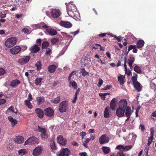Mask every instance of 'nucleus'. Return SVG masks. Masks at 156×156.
Here are the masks:
<instances>
[{"instance_id":"f257e3e1","label":"nucleus","mask_w":156,"mask_h":156,"mask_svg":"<svg viewBox=\"0 0 156 156\" xmlns=\"http://www.w3.org/2000/svg\"><path fill=\"white\" fill-rule=\"evenodd\" d=\"M67 12L69 16L73 18L76 20L80 19L79 13L77 11L76 6L73 4L69 3L66 6Z\"/></svg>"},{"instance_id":"f03ea898","label":"nucleus","mask_w":156,"mask_h":156,"mask_svg":"<svg viewBox=\"0 0 156 156\" xmlns=\"http://www.w3.org/2000/svg\"><path fill=\"white\" fill-rule=\"evenodd\" d=\"M124 99H121L119 102L118 107L116 110V115L119 117H122L125 116V109L126 104H125Z\"/></svg>"},{"instance_id":"7ed1b4c3","label":"nucleus","mask_w":156,"mask_h":156,"mask_svg":"<svg viewBox=\"0 0 156 156\" xmlns=\"http://www.w3.org/2000/svg\"><path fill=\"white\" fill-rule=\"evenodd\" d=\"M68 103L67 101H62L59 106V110L62 113L65 112L68 109Z\"/></svg>"},{"instance_id":"20e7f679","label":"nucleus","mask_w":156,"mask_h":156,"mask_svg":"<svg viewBox=\"0 0 156 156\" xmlns=\"http://www.w3.org/2000/svg\"><path fill=\"white\" fill-rule=\"evenodd\" d=\"M39 27L41 29H46V34H49L51 35L54 36L56 35L57 34V32L56 30L53 29L48 28V26L47 25H44L42 26L41 27H40V26H39Z\"/></svg>"},{"instance_id":"39448f33","label":"nucleus","mask_w":156,"mask_h":156,"mask_svg":"<svg viewBox=\"0 0 156 156\" xmlns=\"http://www.w3.org/2000/svg\"><path fill=\"white\" fill-rule=\"evenodd\" d=\"M71 153L70 150L68 148H62L57 156H69Z\"/></svg>"},{"instance_id":"423d86ee","label":"nucleus","mask_w":156,"mask_h":156,"mask_svg":"<svg viewBox=\"0 0 156 156\" xmlns=\"http://www.w3.org/2000/svg\"><path fill=\"white\" fill-rule=\"evenodd\" d=\"M30 57L28 56H24L23 58L18 59V63L21 65H23L27 63L29 61Z\"/></svg>"},{"instance_id":"0eeeda50","label":"nucleus","mask_w":156,"mask_h":156,"mask_svg":"<svg viewBox=\"0 0 156 156\" xmlns=\"http://www.w3.org/2000/svg\"><path fill=\"white\" fill-rule=\"evenodd\" d=\"M38 139L35 136H32L28 139L25 143V144H38Z\"/></svg>"},{"instance_id":"6e6552de","label":"nucleus","mask_w":156,"mask_h":156,"mask_svg":"<svg viewBox=\"0 0 156 156\" xmlns=\"http://www.w3.org/2000/svg\"><path fill=\"white\" fill-rule=\"evenodd\" d=\"M109 140V138L105 134L102 135L99 139V142L100 144H103L108 143Z\"/></svg>"},{"instance_id":"1a4fd4ad","label":"nucleus","mask_w":156,"mask_h":156,"mask_svg":"<svg viewBox=\"0 0 156 156\" xmlns=\"http://www.w3.org/2000/svg\"><path fill=\"white\" fill-rule=\"evenodd\" d=\"M132 148V145H128L124 146L122 145H119L117 146L116 148L119 150L120 151H127L130 150Z\"/></svg>"},{"instance_id":"9d476101","label":"nucleus","mask_w":156,"mask_h":156,"mask_svg":"<svg viewBox=\"0 0 156 156\" xmlns=\"http://www.w3.org/2000/svg\"><path fill=\"white\" fill-rule=\"evenodd\" d=\"M51 15L55 18H57L59 16L61 12L59 9H53L51 10Z\"/></svg>"},{"instance_id":"9b49d317","label":"nucleus","mask_w":156,"mask_h":156,"mask_svg":"<svg viewBox=\"0 0 156 156\" xmlns=\"http://www.w3.org/2000/svg\"><path fill=\"white\" fill-rule=\"evenodd\" d=\"M124 101L125 104H126V106L125 107L126 109H125V115L131 116L132 113L131 108L130 107L127 106V103L126 100L124 99Z\"/></svg>"},{"instance_id":"f8f14e48","label":"nucleus","mask_w":156,"mask_h":156,"mask_svg":"<svg viewBox=\"0 0 156 156\" xmlns=\"http://www.w3.org/2000/svg\"><path fill=\"white\" fill-rule=\"evenodd\" d=\"M45 114L48 117H51L54 116V112L51 108L49 107L45 109Z\"/></svg>"},{"instance_id":"ddd939ff","label":"nucleus","mask_w":156,"mask_h":156,"mask_svg":"<svg viewBox=\"0 0 156 156\" xmlns=\"http://www.w3.org/2000/svg\"><path fill=\"white\" fill-rule=\"evenodd\" d=\"M21 48L19 46H16L10 49V53L13 55L18 54L21 51Z\"/></svg>"},{"instance_id":"4468645a","label":"nucleus","mask_w":156,"mask_h":156,"mask_svg":"<svg viewBox=\"0 0 156 156\" xmlns=\"http://www.w3.org/2000/svg\"><path fill=\"white\" fill-rule=\"evenodd\" d=\"M57 142L62 145H65L66 144L67 140L62 136L60 135L57 137Z\"/></svg>"},{"instance_id":"2eb2a0df","label":"nucleus","mask_w":156,"mask_h":156,"mask_svg":"<svg viewBox=\"0 0 156 156\" xmlns=\"http://www.w3.org/2000/svg\"><path fill=\"white\" fill-rule=\"evenodd\" d=\"M42 150L41 147H37L33 150V154L34 156H37L41 153Z\"/></svg>"},{"instance_id":"dca6fc26","label":"nucleus","mask_w":156,"mask_h":156,"mask_svg":"<svg viewBox=\"0 0 156 156\" xmlns=\"http://www.w3.org/2000/svg\"><path fill=\"white\" fill-rule=\"evenodd\" d=\"M60 25L61 26L67 28H70L72 27V24L70 22L63 21H62L60 22Z\"/></svg>"},{"instance_id":"f3484780","label":"nucleus","mask_w":156,"mask_h":156,"mask_svg":"<svg viewBox=\"0 0 156 156\" xmlns=\"http://www.w3.org/2000/svg\"><path fill=\"white\" fill-rule=\"evenodd\" d=\"M117 104V101L116 99L115 98H113L111 101L110 103V107L111 108L114 110L115 108L116 107Z\"/></svg>"},{"instance_id":"a211bd4d","label":"nucleus","mask_w":156,"mask_h":156,"mask_svg":"<svg viewBox=\"0 0 156 156\" xmlns=\"http://www.w3.org/2000/svg\"><path fill=\"white\" fill-rule=\"evenodd\" d=\"M32 53H36L40 50V48L37 44H34L31 47L30 49Z\"/></svg>"},{"instance_id":"6ab92c4d","label":"nucleus","mask_w":156,"mask_h":156,"mask_svg":"<svg viewBox=\"0 0 156 156\" xmlns=\"http://www.w3.org/2000/svg\"><path fill=\"white\" fill-rule=\"evenodd\" d=\"M58 66L54 65H51L49 66L48 67V70L50 73H52L55 72L57 69Z\"/></svg>"},{"instance_id":"aec40b11","label":"nucleus","mask_w":156,"mask_h":156,"mask_svg":"<svg viewBox=\"0 0 156 156\" xmlns=\"http://www.w3.org/2000/svg\"><path fill=\"white\" fill-rule=\"evenodd\" d=\"M35 112L37 114L38 117L40 118H42L43 117L44 112L42 110L39 108H37L35 109Z\"/></svg>"},{"instance_id":"412c9836","label":"nucleus","mask_w":156,"mask_h":156,"mask_svg":"<svg viewBox=\"0 0 156 156\" xmlns=\"http://www.w3.org/2000/svg\"><path fill=\"white\" fill-rule=\"evenodd\" d=\"M14 140L17 143L21 144L23 142L24 138L22 136H16L14 138Z\"/></svg>"},{"instance_id":"4be33fe9","label":"nucleus","mask_w":156,"mask_h":156,"mask_svg":"<svg viewBox=\"0 0 156 156\" xmlns=\"http://www.w3.org/2000/svg\"><path fill=\"white\" fill-rule=\"evenodd\" d=\"M125 60L124 62V66L125 69V73L128 75L130 76L131 74V71L129 69H127V65H126V57H124Z\"/></svg>"},{"instance_id":"5701e85b","label":"nucleus","mask_w":156,"mask_h":156,"mask_svg":"<svg viewBox=\"0 0 156 156\" xmlns=\"http://www.w3.org/2000/svg\"><path fill=\"white\" fill-rule=\"evenodd\" d=\"M20 83V80L17 79L14 80L10 83V86L14 87L18 86Z\"/></svg>"},{"instance_id":"b1692460","label":"nucleus","mask_w":156,"mask_h":156,"mask_svg":"<svg viewBox=\"0 0 156 156\" xmlns=\"http://www.w3.org/2000/svg\"><path fill=\"white\" fill-rule=\"evenodd\" d=\"M144 41L143 40H140L137 41L136 45L137 48L140 49L144 46Z\"/></svg>"},{"instance_id":"393cba45","label":"nucleus","mask_w":156,"mask_h":156,"mask_svg":"<svg viewBox=\"0 0 156 156\" xmlns=\"http://www.w3.org/2000/svg\"><path fill=\"white\" fill-rule=\"evenodd\" d=\"M17 41V39L15 37H10V47L15 45Z\"/></svg>"},{"instance_id":"a878e982","label":"nucleus","mask_w":156,"mask_h":156,"mask_svg":"<svg viewBox=\"0 0 156 156\" xmlns=\"http://www.w3.org/2000/svg\"><path fill=\"white\" fill-rule=\"evenodd\" d=\"M135 89L138 91H140L141 90V87L140 86V83L138 82H136L133 84Z\"/></svg>"},{"instance_id":"bb28decb","label":"nucleus","mask_w":156,"mask_h":156,"mask_svg":"<svg viewBox=\"0 0 156 156\" xmlns=\"http://www.w3.org/2000/svg\"><path fill=\"white\" fill-rule=\"evenodd\" d=\"M124 79V76L122 75H121L118 77V80L120 82V85H123L124 84L125 82Z\"/></svg>"},{"instance_id":"cd10ccee","label":"nucleus","mask_w":156,"mask_h":156,"mask_svg":"<svg viewBox=\"0 0 156 156\" xmlns=\"http://www.w3.org/2000/svg\"><path fill=\"white\" fill-rule=\"evenodd\" d=\"M36 101L38 105H40L44 101V97H37L36 98Z\"/></svg>"},{"instance_id":"c85d7f7f","label":"nucleus","mask_w":156,"mask_h":156,"mask_svg":"<svg viewBox=\"0 0 156 156\" xmlns=\"http://www.w3.org/2000/svg\"><path fill=\"white\" fill-rule=\"evenodd\" d=\"M61 98L60 96H58L54 99L51 101V102L54 104H57L60 101Z\"/></svg>"},{"instance_id":"c756f323","label":"nucleus","mask_w":156,"mask_h":156,"mask_svg":"<svg viewBox=\"0 0 156 156\" xmlns=\"http://www.w3.org/2000/svg\"><path fill=\"white\" fill-rule=\"evenodd\" d=\"M49 45V43L48 41H45L43 42L42 44V48L43 49L47 48Z\"/></svg>"},{"instance_id":"7c9ffc66","label":"nucleus","mask_w":156,"mask_h":156,"mask_svg":"<svg viewBox=\"0 0 156 156\" xmlns=\"http://www.w3.org/2000/svg\"><path fill=\"white\" fill-rule=\"evenodd\" d=\"M108 108L106 107L105 109L104 112V117L105 118H108L109 117V113L108 112Z\"/></svg>"},{"instance_id":"2f4dec72","label":"nucleus","mask_w":156,"mask_h":156,"mask_svg":"<svg viewBox=\"0 0 156 156\" xmlns=\"http://www.w3.org/2000/svg\"><path fill=\"white\" fill-rule=\"evenodd\" d=\"M17 121L10 116V122L12 127L15 126L17 123Z\"/></svg>"},{"instance_id":"473e14b6","label":"nucleus","mask_w":156,"mask_h":156,"mask_svg":"<svg viewBox=\"0 0 156 156\" xmlns=\"http://www.w3.org/2000/svg\"><path fill=\"white\" fill-rule=\"evenodd\" d=\"M42 79L40 78H37L36 79L35 81V83L36 85L41 86V82Z\"/></svg>"},{"instance_id":"72a5a7b5","label":"nucleus","mask_w":156,"mask_h":156,"mask_svg":"<svg viewBox=\"0 0 156 156\" xmlns=\"http://www.w3.org/2000/svg\"><path fill=\"white\" fill-rule=\"evenodd\" d=\"M136 45H131L129 46L128 47V51L126 52V54L125 55V57H126H126L127 56L128 53L129 52V51L132 49H135L134 48L136 47Z\"/></svg>"},{"instance_id":"f704fd0d","label":"nucleus","mask_w":156,"mask_h":156,"mask_svg":"<svg viewBox=\"0 0 156 156\" xmlns=\"http://www.w3.org/2000/svg\"><path fill=\"white\" fill-rule=\"evenodd\" d=\"M135 58L134 57H130L128 59V64L129 66H131L134 62Z\"/></svg>"},{"instance_id":"c9c22d12","label":"nucleus","mask_w":156,"mask_h":156,"mask_svg":"<svg viewBox=\"0 0 156 156\" xmlns=\"http://www.w3.org/2000/svg\"><path fill=\"white\" fill-rule=\"evenodd\" d=\"M69 84L71 85L74 89H76L77 88V85L76 82L74 81H72L70 82Z\"/></svg>"},{"instance_id":"e433bc0d","label":"nucleus","mask_w":156,"mask_h":156,"mask_svg":"<svg viewBox=\"0 0 156 156\" xmlns=\"http://www.w3.org/2000/svg\"><path fill=\"white\" fill-rule=\"evenodd\" d=\"M134 76H133L132 77L133 84L135 83L136 82H138L137 81V74L135 73H134Z\"/></svg>"},{"instance_id":"4c0bfd02","label":"nucleus","mask_w":156,"mask_h":156,"mask_svg":"<svg viewBox=\"0 0 156 156\" xmlns=\"http://www.w3.org/2000/svg\"><path fill=\"white\" fill-rule=\"evenodd\" d=\"M30 102V101H29L27 100H25L24 101V103L25 105L29 108H31L33 107L32 105Z\"/></svg>"},{"instance_id":"58836bf2","label":"nucleus","mask_w":156,"mask_h":156,"mask_svg":"<svg viewBox=\"0 0 156 156\" xmlns=\"http://www.w3.org/2000/svg\"><path fill=\"white\" fill-rule=\"evenodd\" d=\"M102 149L104 153L106 154L108 153L110 151V148L107 147H103Z\"/></svg>"},{"instance_id":"ea45409f","label":"nucleus","mask_w":156,"mask_h":156,"mask_svg":"<svg viewBox=\"0 0 156 156\" xmlns=\"http://www.w3.org/2000/svg\"><path fill=\"white\" fill-rule=\"evenodd\" d=\"M134 70L138 73H141V70L140 68L137 66H135L134 68Z\"/></svg>"},{"instance_id":"a19ab883","label":"nucleus","mask_w":156,"mask_h":156,"mask_svg":"<svg viewBox=\"0 0 156 156\" xmlns=\"http://www.w3.org/2000/svg\"><path fill=\"white\" fill-rule=\"evenodd\" d=\"M36 66L37 67V69L38 70H40L41 69V64L40 61H38L35 64Z\"/></svg>"},{"instance_id":"79ce46f5","label":"nucleus","mask_w":156,"mask_h":156,"mask_svg":"<svg viewBox=\"0 0 156 156\" xmlns=\"http://www.w3.org/2000/svg\"><path fill=\"white\" fill-rule=\"evenodd\" d=\"M19 155H23L27 153V151L26 149H22L18 151Z\"/></svg>"},{"instance_id":"37998d69","label":"nucleus","mask_w":156,"mask_h":156,"mask_svg":"<svg viewBox=\"0 0 156 156\" xmlns=\"http://www.w3.org/2000/svg\"><path fill=\"white\" fill-rule=\"evenodd\" d=\"M50 146L51 148L52 149H56V147L55 146V143L54 141H51L50 143Z\"/></svg>"},{"instance_id":"c03bdc74","label":"nucleus","mask_w":156,"mask_h":156,"mask_svg":"<svg viewBox=\"0 0 156 156\" xmlns=\"http://www.w3.org/2000/svg\"><path fill=\"white\" fill-rule=\"evenodd\" d=\"M5 44L7 48L10 47V38H8L5 41Z\"/></svg>"},{"instance_id":"a18cd8bd","label":"nucleus","mask_w":156,"mask_h":156,"mask_svg":"<svg viewBox=\"0 0 156 156\" xmlns=\"http://www.w3.org/2000/svg\"><path fill=\"white\" fill-rule=\"evenodd\" d=\"M58 38H54L51 40V42L52 44H54L58 41Z\"/></svg>"},{"instance_id":"49530a36","label":"nucleus","mask_w":156,"mask_h":156,"mask_svg":"<svg viewBox=\"0 0 156 156\" xmlns=\"http://www.w3.org/2000/svg\"><path fill=\"white\" fill-rule=\"evenodd\" d=\"M81 73L82 75L83 76L88 75H89L88 73L85 70L84 68H82L81 70Z\"/></svg>"},{"instance_id":"de8ad7c7","label":"nucleus","mask_w":156,"mask_h":156,"mask_svg":"<svg viewBox=\"0 0 156 156\" xmlns=\"http://www.w3.org/2000/svg\"><path fill=\"white\" fill-rule=\"evenodd\" d=\"M51 50L50 48H46V51L45 53L46 55H50L51 54Z\"/></svg>"},{"instance_id":"09e8293b","label":"nucleus","mask_w":156,"mask_h":156,"mask_svg":"<svg viewBox=\"0 0 156 156\" xmlns=\"http://www.w3.org/2000/svg\"><path fill=\"white\" fill-rule=\"evenodd\" d=\"M41 136L43 139H46L48 137V136L46 134V133H41Z\"/></svg>"},{"instance_id":"8fccbe9b","label":"nucleus","mask_w":156,"mask_h":156,"mask_svg":"<svg viewBox=\"0 0 156 156\" xmlns=\"http://www.w3.org/2000/svg\"><path fill=\"white\" fill-rule=\"evenodd\" d=\"M99 46H101V45L99 44H95L92 46V48L95 49H98Z\"/></svg>"},{"instance_id":"3c124183","label":"nucleus","mask_w":156,"mask_h":156,"mask_svg":"<svg viewBox=\"0 0 156 156\" xmlns=\"http://www.w3.org/2000/svg\"><path fill=\"white\" fill-rule=\"evenodd\" d=\"M103 82V80L101 79H100L99 80V82L98 84L97 85V86L99 87H100Z\"/></svg>"},{"instance_id":"603ef678","label":"nucleus","mask_w":156,"mask_h":156,"mask_svg":"<svg viewBox=\"0 0 156 156\" xmlns=\"http://www.w3.org/2000/svg\"><path fill=\"white\" fill-rule=\"evenodd\" d=\"M153 139V137H150L149 139H148V143L147 145L148 146H149L151 143Z\"/></svg>"},{"instance_id":"864d4df0","label":"nucleus","mask_w":156,"mask_h":156,"mask_svg":"<svg viewBox=\"0 0 156 156\" xmlns=\"http://www.w3.org/2000/svg\"><path fill=\"white\" fill-rule=\"evenodd\" d=\"M151 132V136L152 137H153V136L154 134V129L153 128L151 127L150 129Z\"/></svg>"},{"instance_id":"5fc2aeb1","label":"nucleus","mask_w":156,"mask_h":156,"mask_svg":"<svg viewBox=\"0 0 156 156\" xmlns=\"http://www.w3.org/2000/svg\"><path fill=\"white\" fill-rule=\"evenodd\" d=\"M5 72L4 69L0 68V75H4Z\"/></svg>"},{"instance_id":"6e6d98bb","label":"nucleus","mask_w":156,"mask_h":156,"mask_svg":"<svg viewBox=\"0 0 156 156\" xmlns=\"http://www.w3.org/2000/svg\"><path fill=\"white\" fill-rule=\"evenodd\" d=\"M112 87L111 85H108L105 86L103 88L104 90H109Z\"/></svg>"},{"instance_id":"4d7b16f0","label":"nucleus","mask_w":156,"mask_h":156,"mask_svg":"<svg viewBox=\"0 0 156 156\" xmlns=\"http://www.w3.org/2000/svg\"><path fill=\"white\" fill-rule=\"evenodd\" d=\"M22 31L25 33L27 34H28L29 33V30L26 28H23L22 30Z\"/></svg>"},{"instance_id":"13d9d810","label":"nucleus","mask_w":156,"mask_h":156,"mask_svg":"<svg viewBox=\"0 0 156 156\" xmlns=\"http://www.w3.org/2000/svg\"><path fill=\"white\" fill-rule=\"evenodd\" d=\"M80 136H82V139H83L84 138V137L86 136V133L85 132H82L80 133Z\"/></svg>"},{"instance_id":"bf43d9fd","label":"nucleus","mask_w":156,"mask_h":156,"mask_svg":"<svg viewBox=\"0 0 156 156\" xmlns=\"http://www.w3.org/2000/svg\"><path fill=\"white\" fill-rule=\"evenodd\" d=\"M33 100V98L31 94L29 93L28 94V100L29 101H31Z\"/></svg>"},{"instance_id":"052dcab7","label":"nucleus","mask_w":156,"mask_h":156,"mask_svg":"<svg viewBox=\"0 0 156 156\" xmlns=\"http://www.w3.org/2000/svg\"><path fill=\"white\" fill-rule=\"evenodd\" d=\"M118 156H126V155L123 154V151L121 152V151H120L119 152H118Z\"/></svg>"},{"instance_id":"680f3d73","label":"nucleus","mask_w":156,"mask_h":156,"mask_svg":"<svg viewBox=\"0 0 156 156\" xmlns=\"http://www.w3.org/2000/svg\"><path fill=\"white\" fill-rule=\"evenodd\" d=\"M6 102L5 100L3 99H0V105L4 104Z\"/></svg>"},{"instance_id":"e2e57ef3","label":"nucleus","mask_w":156,"mask_h":156,"mask_svg":"<svg viewBox=\"0 0 156 156\" xmlns=\"http://www.w3.org/2000/svg\"><path fill=\"white\" fill-rule=\"evenodd\" d=\"M79 32V30H77L76 31H75L73 32H70V34H73L74 35H76V34H77Z\"/></svg>"},{"instance_id":"0e129e2a","label":"nucleus","mask_w":156,"mask_h":156,"mask_svg":"<svg viewBox=\"0 0 156 156\" xmlns=\"http://www.w3.org/2000/svg\"><path fill=\"white\" fill-rule=\"evenodd\" d=\"M140 127H141V130L142 132H143L145 130V128L144 125L141 124L140 125Z\"/></svg>"},{"instance_id":"69168bd1","label":"nucleus","mask_w":156,"mask_h":156,"mask_svg":"<svg viewBox=\"0 0 156 156\" xmlns=\"http://www.w3.org/2000/svg\"><path fill=\"white\" fill-rule=\"evenodd\" d=\"M41 39L40 38H38L37 39L36 41V43L39 44V45H40L41 44Z\"/></svg>"},{"instance_id":"338daca9","label":"nucleus","mask_w":156,"mask_h":156,"mask_svg":"<svg viewBox=\"0 0 156 156\" xmlns=\"http://www.w3.org/2000/svg\"><path fill=\"white\" fill-rule=\"evenodd\" d=\"M77 98V95H74V98L73 99V101H72L73 103H74L76 102Z\"/></svg>"},{"instance_id":"774afa93","label":"nucleus","mask_w":156,"mask_h":156,"mask_svg":"<svg viewBox=\"0 0 156 156\" xmlns=\"http://www.w3.org/2000/svg\"><path fill=\"white\" fill-rule=\"evenodd\" d=\"M80 156H87V154L86 152H81L79 154Z\"/></svg>"}]
</instances>
